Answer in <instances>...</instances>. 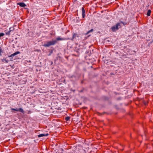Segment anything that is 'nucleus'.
I'll return each instance as SVG.
<instances>
[{"label":"nucleus","instance_id":"obj_10","mask_svg":"<svg viewBox=\"0 0 153 153\" xmlns=\"http://www.w3.org/2000/svg\"><path fill=\"white\" fill-rule=\"evenodd\" d=\"M151 13V10H148L147 11V15L148 16H150V15Z\"/></svg>","mask_w":153,"mask_h":153},{"label":"nucleus","instance_id":"obj_11","mask_svg":"<svg viewBox=\"0 0 153 153\" xmlns=\"http://www.w3.org/2000/svg\"><path fill=\"white\" fill-rule=\"evenodd\" d=\"M70 119V117H67L65 118V120L66 121H68Z\"/></svg>","mask_w":153,"mask_h":153},{"label":"nucleus","instance_id":"obj_18","mask_svg":"<svg viewBox=\"0 0 153 153\" xmlns=\"http://www.w3.org/2000/svg\"><path fill=\"white\" fill-rule=\"evenodd\" d=\"M153 41V40H152V41H151V43H152Z\"/></svg>","mask_w":153,"mask_h":153},{"label":"nucleus","instance_id":"obj_7","mask_svg":"<svg viewBox=\"0 0 153 153\" xmlns=\"http://www.w3.org/2000/svg\"><path fill=\"white\" fill-rule=\"evenodd\" d=\"M69 38H62L60 37H58L56 38V39L57 40H66L68 39Z\"/></svg>","mask_w":153,"mask_h":153},{"label":"nucleus","instance_id":"obj_17","mask_svg":"<svg viewBox=\"0 0 153 153\" xmlns=\"http://www.w3.org/2000/svg\"><path fill=\"white\" fill-rule=\"evenodd\" d=\"M5 61L6 63H7L8 62L6 59L5 60Z\"/></svg>","mask_w":153,"mask_h":153},{"label":"nucleus","instance_id":"obj_15","mask_svg":"<svg viewBox=\"0 0 153 153\" xmlns=\"http://www.w3.org/2000/svg\"><path fill=\"white\" fill-rule=\"evenodd\" d=\"M10 32L9 31L8 32L6 33V34L7 35H9L10 34Z\"/></svg>","mask_w":153,"mask_h":153},{"label":"nucleus","instance_id":"obj_3","mask_svg":"<svg viewBox=\"0 0 153 153\" xmlns=\"http://www.w3.org/2000/svg\"><path fill=\"white\" fill-rule=\"evenodd\" d=\"M11 109L12 110H14V111H20L23 113H24V111L23 110V109L22 108H19V109H18V108L15 109V108H11Z\"/></svg>","mask_w":153,"mask_h":153},{"label":"nucleus","instance_id":"obj_4","mask_svg":"<svg viewBox=\"0 0 153 153\" xmlns=\"http://www.w3.org/2000/svg\"><path fill=\"white\" fill-rule=\"evenodd\" d=\"M76 37H79V36H78L77 34H76L75 33H74L72 35V38L70 39V40L73 41L74 39H76Z\"/></svg>","mask_w":153,"mask_h":153},{"label":"nucleus","instance_id":"obj_13","mask_svg":"<svg viewBox=\"0 0 153 153\" xmlns=\"http://www.w3.org/2000/svg\"><path fill=\"white\" fill-rule=\"evenodd\" d=\"M93 29H91V30H90L88 31L87 32V33H86V34H88V33H90L91 32H92L93 31Z\"/></svg>","mask_w":153,"mask_h":153},{"label":"nucleus","instance_id":"obj_12","mask_svg":"<svg viewBox=\"0 0 153 153\" xmlns=\"http://www.w3.org/2000/svg\"><path fill=\"white\" fill-rule=\"evenodd\" d=\"M13 29L14 28L11 27L10 28L9 31L10 32L11 31L13 30Z\"/></svg>","mask_w":153,"mask_h":153},{"label":"nucleus","instance_id":"obj_9","mask_svg":"<svg viewBox=\"0 0 153 153\" xmlns=\"http://www.w3.org/2000/svg\"><path fill=\"white\" fill-rule=\"evenodd\" d=\"M48 135V134H47L46 135H45L44 134H39L38 135V137H43V136H47Z\"/></svg>","mask_w":153,"mask_h":153},{"label":"nucleus","instance_id":"obj_19","mask_svg":"<svg viewBox=\"0 0 153 153\" xmlns=\"http://www.w3.org/2000/svg\"><path fill=\"white\" fill-rule=\"evenodd\" d=\"M145 104L146 105V103H145Z\"/></svg>","mask_w":153,"mask_h":153},{"label":"nucleus","instance_id":"obj_16","mask_svg":"<svg viewBox=\"0 0 153 153\" xmlns=\"http://www.w3.org/2000/svg\"><path fill=\"white\" fill-rule=\"evenodd\" d=\"M1 52H2V50L1 49V47H0V55L1 54Z\"/></svg>","mask_w":153,"mask_h":153},{"label":"nucleus","instance_id":"obj_2","mask_svg":"<svg viewBox=\"0 0 153 153\" xmlns=\"http://www.w3.org/2000/svg\"><path fill=\"white\" fill-rule=\"evenodd\" d=\"M56 40L54 39L50 41H47L45 43L43 46L45 47H49L51 45H54L56 42Z\"/></svg>","mask_w":153,"mask_h":153},{"label":"nucleus","instance_id":"obj_1","mask_svg":"<svg viewBox=\"0 0 153 153\" xmlns=\"http://www.w3.org/2000/svg\"><path fill=\"white\" fill-rule=\"evenodd\" d=\"M124 20L125 21H122L120 23H117L116 25L112 27L111 28L113 32L117 30L119 28L121 27V24H122L124 25H126L127 22L125 21L126 20Z\"/></svg>","mask_w":153,"mask_h":153},{"label":"nucleus","instance_id":"obj_5","mask_svg":"<svg viewBox=\"0 0 153 153\" xmlns=\"http://www.w3.org/2000/svg\"><path fill=\"white\" fill-rule=\"evenodd\" d=\"M82 18H84L85 16V11L83 7H82Z\"/></svg>","mask_w":153,"mask_h":153},{"label":"nucleus","instance_id":"obj_6","mask_svg":"<svg viewBox=\"0 0 153 153\" xmlns=\"http://www.w3.org/2000/svg\"><path fill=\"white\" fill-rule=\"evenodd\" d=\"M17 4L21 7H25L26 6V4L23 2L19 3Z\"/></svg>","mask_w":153,"mask_h":153},{"label":"nucleus","instance_id":"obj_14","mask_svg":"<svg viewBox=\"0 0 153 153\" xmlns=\"http://www.w3.org/2000/svg\"><path fill=\"white\" fill-rule=\"evenodd\" d=\"M4 35V34L3 33H0V37L3 36Z\"/></svg>","mask_w":153,"mask_h":153},{"label":"nucleus","instance_id":"obj_8","mask_svg":"<svg viewBox=\"0 0 153 153\" xmlns=\"http://www.w3.org/2000/svg\"><path fill=\"white\" fill-rule=\"evenodd\" d=\"M20 53V52L19 51H17L15 52V53L11 54L10 56H9V57H11L12 56H14L15 55L19 54Z\"/></svg>","mask_w":153,"mask_h":153}]
</instances>
